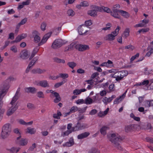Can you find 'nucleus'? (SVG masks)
<instances>
[{
  "mask_svg": "<svg viewBox=\"0 0 153 153\" xmlns=\"http://www.w3.org/2000/svg\"><path fill=\"white\" fill-rule=\"evenodd\" d=\"M107 136L113 146L119 149H121V147L120 146V144L121 141L122 140V139L120 136L117 134H112L108 135Z\"/></svg>",
  "mask_w": 153,
  "mask_h": 153,
  "instance_id": "nucleus-1",
  "label": "nucleus"
},
{
  "mask_svg": "<svg viewBox=\"0 0 153 153\" xmlns=\"http://www.w3.org/2000/svg\"><path fill=\"white\" fill-rule=\"evenodd\" d=\"M11 125L9 123L4 124L2 128L1 136L3 139L7 138L10 135L11 131Z\"/></svg>",
  "mask_w": 153,
  "mask_h": 153,
  "instance_id": "nucleus-2",
  "label": "nucleus"
},
{
  "mask_svg": "<svg viewBox=\"0 0 153 153\" xmlns=\"http://www.w3.org/2000/svg\"><path fill=\"white\" fill-rule=\"evenodd\" d=\"M88 127V124L85 123H81L78 122L76 125L74 127L72 128L73 131H76L82 130Z\"/></svg>",
  "mask_w": 153,
  "mask_h": 153,
  "instance_id": "nucleus-3",
  "label": "nucleus"
},
{
  "mask_svg": "<svg viewBox=\"0 0 153 153\" xmlns=\"http://www.w3.org/2000/svg\"><path fill=\"white\" fill-rule=\"evenodd\" d=\"M62 45V41L61 40L56 39L53 42L51 47L53 49H56L60 47Z\"/></svg>",
  "mask_w": 153,
  "mask_h": 153,
  "instance_id": "nucleus-4",
  "label": "nucleus"
},
{
  "mask_svg": "<svg viewBox=\"0 0 153 153\" xmlns=\"http://www.w3.org/2000/svg\"><path fill=\"white\" fill-rule=\"evenodd\" d=\"M34 83L37 86H40L44 88H49L50 87L48 81L46 80L36 81Z\"/></svg>",
  "mask_w": 153,
  "mask_h": 153,
  "instance_id": "nucleus-5",
  "label": "nucleus"
},
{
  "mask_svg": "<svg viewBox=\"0 0 153 153\" xmlns=\"http://www.w3.org/2000/svg\"><path fill=\"white\" fill-rule=\"evenodd\" d=\"M120 10H103L104 12L110 13L111 15L114 17L119 19L120 16L119 14Z\"/></svg>",
  "mask_w": 153,
  "mask_h": 153,
  "instance_id": "nucleus-6",
  "label": "nucleus"
},
{
  "mask_svg": "<svg viewBox=\"0 0 153 153\" xmlns=\"http://www.w3.org/2000/svg\"><path fill=\"white\" fill-rule=\"evenodd\" d=\"M21 136L20 135L17 138L16 141V143L21 146L26 145L27 143V140L26 139L21 138Z\"/></svg>",
  "mask_w": 153,
  "mask_h": 153,
  "instance_id": "nucleus-7",
  "label": "nucleus"
},
{
  "mask_svg": "<svg viewBox=\"0 0 153 153\" xmlns=\"http://www.w3.org/2000/svg\"><path fill=\"white\" fill-rule=\"evenodd\" d=\"M87 28L88 27L85 25H82L79 26L78 28L79 34L81 35L85 34L88 31Z\"/></svg>",
  "mask_w": 153,
  "mask_h": 153,
  "instance_id": "nucleus-8",
  "label": "nucleus"
},
{
  "mask_svg": "<svg viewBox=\"0 0 153 153\" xmlns=\"http://www.w3.org/2000/svg\"><path fill=\"white\" fill-rule=\"evenodd\" d=\"M51 32L45 34L43 36L41 42L39 43L38 46L43 44L46 42L48 39L51 36Z\"/></svg>",
  "mask_w": 153,
  "mask_h": 153,
  "instance_id": "nucleus-9",
  "label": "nucleus"
},
{
  "mask_svg": "<svg viewBox=\"0 0 153 153\" xmlns=\"http://www.w3.org/2000/svg\"><path fill=\"white\" fill-rule=\"evenodd\" d=\"M75 48L78 49L79 51H83L89 49L88 46L86 45H81L79 44L75 45Z\"/></svg>",
  "mask_w": 153,
  "mask_h": 153,
  "instance_id": "nucleus-10",
  "label": "nucleus"
},
{
  "mask_svg": "<svg viewBox=\"0 0 153 153\" xmlns=\"http://www.w3.org/2000/svg\"><path fill=\"white\" fill-rule=\"evenodd\" d=\"M17 108L18 106L17 105H12L7 111V115L8 116L11 115L13 113Z\"/></svg>",
  "mask_w": 153,
  "mask_h": 153,
  "instance_id": "nucleus-11",
  "label": "nucleus"
},
{
  "mask_svg": "<svg viewBox=\"0 0 153 153\" xmlns=\"http://www.w3.org/2000/svg\"><path fill=\"white\" fill-rule=\"evenodd\" d=\"M33 35L34 36V40L36 43L39 42L40 40V38L39 36V33L37 31L35 30L32 33Z\"/></svg>",
  "mask_w": 153,
  "mask_h": 153,
  "instance_id": "nucleus-12",
  "label": "nucleus"
},
{
  "mask_svg": "<svg viewBox=\"0 0 153 153\" xmlns=\"http://www.w3.org/2000/svg\"><path fill=\"white\" fill-rule=\"evenodd\" d=\"M25 92L33 94L35 93L37 91V89L34 87L26 88H25Z\"/></svg>",
  "mask_w": 153,
  "mask_h": 153,
  "instance_id": "nucleus-13",
  "label": "nucleus"
},
{
  "mask_svg": "<svg viewBox=\"0 0 153 153\" xmlns=\"http://www.w3.org/2000/svg\"><path fill=\"white\" fill-rule=\"evenodd\" d=\"M46 70L45 69H41L40 68L33 69L31 71V72L34 74H42L45 73Z\"/></svg>",
  "mask_w": 153,
  "mask_h": 153,
  "instance_id": "nucleus-14",
  "label": "nucleus"
},
{
  "mask_svg": "<svg viewBox=\"0 0 153 153\" xmlns=\"http://www.w3.org/2000/svg\"><path fill=\"white\" fill-rule=\"evenodd\" d=\"M103 10H88V15L92 16H96L98 12H102Z\"/></svg>",
  "mask_w": 153,
  "mask_h": 153,
  "instance_id": "nucleus-15",
  "label": "nucleus"
},
{
  "mask_svg": "<svg viewBox=\"0 0 153 153\" xmlns=\"http://www.w3.org/2000/svg\"><path fill=\"white\" fill-rule=\"evenodd\" d=\"M137 126L135 124H130L126 126L125 127V131L126 132H128L132 130H134V128Z\"/></svg>",
  "mask_w": 153,
  "mask_h": 153,
  "instance_id": "nucleus-16",
  "label": "nucleus"
},
{
  "mask_svg": "<svg viewBox=\"0 0 153 153\" xmlns=\"http://www.w3.org/2000/svg\"><path fill=\"white\" fill-rule=\"evenodd\" d=\"M20 57L23 59H27L28 57L27 51L24 50L23 51L20 53Z\"/></svg>",
  "mask_w": 153,
  "mask_h": 153,
  "instance_id": "nucleus-17",
  "label": "nucleus"
},
{
  "mask_svg": "<svg viewBox=\"0 0 153 153\" xmlns=\"http://www.w3.org/2000/svg\"><path fill=\"white\" fill-rule=\"evenodd\" d=\"M90 7V8L93 10H110L109 8L103 6L99 7L95 5H92Z\"/></svg>",
  "mask_w": 153,
  "mask_h": 153,
  "instance_id": "nucleus-18",
  "label": "nucleus"
},
{
  "mask_svg": "<svg viewBox=\"0 0 153 153\" xmlns=\"http://www.w3.org/2000/svg\"><path fill=\"white\" fill-rule=\"evenodd\" d=\"M74 144V139L73 138H71L68 142L65 143L63 145V146L70 147L73 146Z\"/></svg>",
  "mask_w": 153,
  "mask_h": 153,
  "instance_id": "nucleus-19",
  "label": "nucleus"
},
{
  "mask_svg": "<svg viewBox=\"0 0 153 153\" xmlns=\"http://www.w3.org/2000/svg\"><path fill=\"white\" fill-rule=\"evenodd\" d=\"M127 91V90H126L122 96H120L119 97L116 98L114 102V104H117L119 103L124 98Z\"/></svg>",
  "mask_w": 153,
  "mask_h": 153,
  "instance_id": "nucleus-20",
  "label": "nucleus"
},
{
  "mask_svg": "<svg viewBox=\"0 0 153 153\" xmlns=\"http://www.w3.org/2000/svg\"><path fill=\"white\" fill-rule=\"evenodd\" d=\"M90 134V133L88 132H85L77 136V138L79 139H81L87 137Z\"/></svg>",
  "mask_w": 153,
  "mask_h": 153,
  "instance_id": "nucleus-21",
  "label": "nucleus"
},
{
  "mask_svg": "<svg viewBox=\"0 0 153 153\" xmlns=\"http://www.w3.org/2000/svg\"><path fill=\"white\" fill-rule=\"evenodd\" d=\"M53 95L56 97L54 100V101L55 103H58L61 101V99L59 93L56 92H54Z\"/></svg>",
  "mask_w": 153,
  "mask_h": 153,
  "instance_id": "nucleus-22",
  "label": "nucleus"
},
{
  "mask_svg": "<svg viewBox=\"0 0 153 153\" xmlns=\"http://www.w3.org/2000/svg\"><path fill=\"white\" fill-rule=\"evenodd\" d=\"M94 102V101L89 97H88L84 100V103L86 105H90Z\"/></svg>",
  "mask_w": 153,
  "mask_h": 153,
  "instance_id": "nucleus-23",
  "label": "nucleus"
},
{
  "mask_svg": "<svg viewBox=\"0 0 153 153\" xmlns=\"http://www.w3.org/2000/svg\"><path fill=\"white\" fill-rule=\"evenodd\" d=\"M109 128V127L107 126H103L100 129V132L102 134L105 135L106 134V131Z\"/></svg>",
  "mask_w": 153,
  "mask_h": 153,
  "instance_id": "nucleus-24",
  "label": "nucleus"
},
{
  "mask_svg": "<svg viewBox=\"0 0 153 153\" xmlns=\"http://www.w3.org/2000/svg\"><path fill=\"white\" fill-rule=\"evenodd\" d=\"M109 110V108H107L104 111H100L98 114V116L100 117H102L104 116L107 114Z\"/></svg>",
  "mask_w": 153,
  "mask_h": 153,
  "instance_id": "nucleus-25",
  "label": "nucleus"
},
{
  "mask_svg": "<svg viewBox=\"0 0 153 153\" xmlns=\"http://www.w3.org/2000/svg\"><path fill=\"white\" fill-rule=\"evenodd\" d=\"M145 105L146 107H149L153 106V100H146L145 101Z\"/></svg>",
  "mask_w": 153,
  "mask_h": 153,
  "instance_id": "nucleus-26",
  "label": "nucleus"
},
{
  "mask_svg": "<svg viewBox=\"0 0 153 153\" xmlns=\"http://www.w3.org/2000/svg\"><path fill=\"white\" fill-rule=\"evenodd\" d=\"M74 42L72 43L70 45H68V47H66L65 49L66 51H69L73 49L74 48H75V45H77Z\"/></svg>",
  "mask_w": 153,
  "mask_h": 153,
  "instance_id": "nucleus-27",
  "label": "nucleus"
},
{
  "mask_svg": "<svg viewBox=\"0 0 153 153\" xmlns=\"http://www.w3.org/2000/svg\"><path fill=\"white\" fill-rule=\"evenodd\" d=\"M62 114L61 112L60 111H57V113L53 114V117L54 118L59 119H60V117L62 116Z\"/></svg>",
  "mask_w": 153,
  "mask_h": 153,
  "instance_id": "nucleus-28",
  "label": "nucleus"
},
{
  "mask_svg": "<svg viewBox=\"0 0 153 153\" xmlns=\"http://www.w3.org/2000/svg\"><path fill=\"white\" fill-rule=\"evenodd\" d=\"M120 13L123 16L126 18H128L129 17V14L126 11H123V10H120Z\"/></svg>",
  "mask_w": 153,
  "mask_h": 153,
  "instance_id": "nucleus-29",
  "label": "nucleus"
},
{
  "mask_svg": "<svg viewBox=\"0 0 153 153\" xmlns=\"http://www.w3.org/2000/svg\"><path fill=\"white\" fill-rule=\"evenodd\" d=\"M36 130L34 128H28L27 129V132L31 134H33L36 132Z\"/></svg>",
  "mask_w": 153,
  "mask_h": 153,
  "instance_id": "nucleus-30",
  "label": "nucleus"
},
{
  "mask_svg": "<svg viewBox=\"0 0 153 153\" xmlns=\"http://www.w3.org/2000/svg\"><path fill=\"white\" fill-rule=\"evenodd\" d=\"M61 30V27H56L53 31V33L56 35H57L60 32Z\"/></svg>",
  "mask_w": 153,
  "mask_h": 153,
  "instance_id": "nucleus-31",
  "label": "nucleus"
},
{
  "mask_svg": "<svg viewBox=\"0 0 153 153\" xmlns=\"http://www.w3.org/2000/svg\"><path fill=\"white\" fill-rule=\"evenodd\" d=\"M54 61L58 63H65V61L64 59H61L57 57H55L53 59Z\"/></svg>",
  "mask_w": 153,
  "mask_h": 153,
  "instance_id": "nucleus-32",
  "label": "nucleus"
},
{
  "mask_svg": "<svg viewBox=\"0 0 153 153\" xmlns=\"http://www.w3.org/2000/svg\"><path fill=\"white\" fill-rule=\"evenodd\" d=\"M102 101L106 105L108 103L110 102L111 101V99L110 97L108 98L105 97L103 99Z\"/></svg>",
  "mask_w": 153,
  "mask_h": 153,
  "instance_id": "nucleus-33",
  "label": "nucleus"
},
{
  "mask_svg": "<svg viewBox=\"0 0 153 153\" xmlns=\"http://www.w3.org/2000/svg\"><path fill=\"white\" fill-rule=\"evenodd\" d=\"M67 65L72 69H73L76 65V63L73 62H68V63Z\"/></svg>",
  "mask_w": 153,
  "mask_h": 153,
  "instance_id": "nucleus-34",
  "label": "nucleus"
},
{
  "mask_svg": "<svg viewBox=\"0 0 153 153\" xmlns=\"http://www.w3.org/2000/svg\"><path fill=\"white\" fill-rule=\"evenodd\" d=\"M120 29V28L119 26H117V28L115 30L112 32L111 33H112L114 36H115L118 34L119 31Z\"/></svg>",
  "mask_w": 153,
  "mask_h": 153,
  "instance_id": "nucleus-35",
  "label": "nucleus"
},
{
  "mask_svg": "<svg viewBox=\"0 0 153 153\" xmlns=\"http://www.w3.org/2000/svg\"><path fill=\"white\" fill-rule=\"evenodd\" d=\"M38 57H34L29 63V64L32 66L34 65L36 62L37 61Z\"/></svg>",
  "mask_w": 153,
  "mask_h": 153,
  "instance_id": "nucleus-36",
  "label": "nucleus"
},
{
  "mask_svg": "<svg viewBox=\"0 0 153 153\" xmlns=\"http://www.w3.org/2000/svg\"><path fill=\"white\" fill-rule=\"evenodd\" d=\"M129 32L130 30L129 28H127L125 30L123 35L126 38L129 36Z\"/></svg>",
  "mask_w": 153,
  "mask_h": 153,
  "instance_id": "nucleus-37",
  "label": "nucleus"
},
{
  "mask_svg": "<svg viewBox=\"0 0 153 153\" xmlns=\"http://www.w3.org/2000/svg\"><path fill=\"white\" fill-rule=\"evenodd\" d=\"M88 153H100V152L96 148H93L89 150Z\"/></svg>",
  "mask_w": 153,
  "mask_h": 153,
  "instance_id": "nucleus-38",
  "label": "nucleus"
},
{
  "mask_svg": "<svg viewBox=\"0 0 153 153\" xmlns=\"http://www.w3.org/2000/svg\"><path fill=\"white\" fill-rule=\"evenodd\" d=\"M106 62V66L107 67H111L113 66V62L110 60H108Z\"/></svg>",
  "mask_w": 153,
  "mask_h": 153,
  "instance_id": "nucleus-39",
  "label": "nucleus"
},
{
  "mask_svg": "<svg viewBox=\"0 0 153 153\" xmlns=\"http://www.w3.org/2000/svg\"><path fill=\"white\" fill-rule=\"evenodd\" d=\"M18 98H19L16 97H13L10 103V104L11 105H17V104H16L15 103Z\"/></svg>",
  "mask_w": 153,
  "mask_h": 153,
  "instance_id": "nucleus-40",
  "label": "nucleus"
},
{
  "mask_svg": "<svg viewBox=\"0 0 153 153\" xmlns=\"http://www.w3.org/2000/svg\"><path fill=\"white\" fill-rule=\"evenodd\" d=\"M37 96L39 98H44V95L42 92L41 91H39L37 93Z\"/></svg>",
  "mask_w": 153,
  "mask_h": 153,
  "instance_id": "nucleus-41",
  "label": "nucleus"
},
{
  "mask_svg": "<svg viewBox=\"0 0 153 153\" xmlns=\"http://www.w3.org/2000/svg\"><path fill=\"white\" fill-rule=\"evenodd\" d=\"M67 14L69 16H73L75 14V12L73 10H68Z\"/></svg>",
  "mask_w": 153,
  "mask_h": 153,
  "instance_id": "nucleus-42",
  "label": "nucleus"
},
{
  "mask_svg": "<svg viewBox=\"0 0 153 153\" xmlns=\"http://www.w3.org/2000/svg\"><path fill=\"white\" fill-rule=\"evenodd\" d=\"M80 3L81 5H82V7H87L89 5L88 2L86 1H82Z\"/></svg>",
  "mask_w": 153,
  "mask_h": 153,
  "instance_id": "nucleus-43",
  "label": "nucleus"
},
{
  "mask_svg": "<svg viewBox=\"0 0 153 153\" xmlns=\"http://www.w3.org/2000/svg\"><path fill=\"white\" fill-rule=\"evenodd\" d=\"M72 131H72V128H71V130H68L67 131L63 133V135H62L63 137H65L66 136L68 135L70 133H71Z\"/></svg>",
  "mask_w": 153,
  "mask_h": 153,
  "instance_id": "nucleus-44",
  "label": "nucleus"
},
{
  "mask_svg": "<svg viewBox=\"0 0 153 153\" xmlns=\"http://www.w3.org/2000/svg\"><path fill=\"white\" fill-rule=\"evenodd\" d=\"M10 50L14 53H16L17 52V49L16 46L13 45L10 48Z\"/></svg>",
  "mask_w": 153,
  "mask_h": 153,
  "instance_id": "nucleus-45",
  "label": "nucleus"
},
{
  "mask_svg": "<svg viewBox=\"0 0 153 153\" xmlns=\"http://www.w3.org/2000/svg\"><path fill=\"white\" fill-rule=\"evenodd\" d=\"M65 82L64 80H63L61 82L57 83H56L54 85V87L55 88H58L60 86L62 85Z\"/></svg>",
  "mask_w": 153,
  "mask_h": 153,
  "instance_id": "nucleus-46",
  "label": "nucleus"
},
{
  "mask_svg": "<svg viewBox=\"0 0 153 153\" xmlns=\"http://www.w3.org/2000/svg\"><path fill=\"white\" fill-rule=\"evenodd\" d=\"M27 106L28 108L31 109H33L35 108L34 105L31 103H27Z\"/></svg>",
  "mask_w": 153,
  "mask_h": 153,
  "instance_id": "nucleus-47",
  "label": "nucleus"
},
{
  "mask_svg": "<svg viewBox=\"0 0 153 153\" xmlns=\"http://www.w3.org/2000/svg\"><path fill=\"white\" fill-rule=\"evenodd\" d=\"M78 110V108L77 107L74 106L71 107L70 111L71 113H74Z\"/></svg>",
  "mask_w": 153,
  "mask_h": 153,
  "instance_id": "nucleus-48",
  "label": "nucleus"
},
{
  "mask_svg": "<svg viewBox=\"0 0 153 153\" xmlns=\"http://www.w3.org/2000/svg\"><path fill=\"white\" fill-rule=\"evenodd\" d=\"M108 39L110 40H113L114 39L115 36L112 33L109 34L108 35Z\"/></svg>",
  "mask_w": 153,
  "mask_h": 153,
  "instance_id": "nucleus-49",
  "label": "nucleus"
},
{
  "mask_svg": "<svg viewBox=\"0 0 153 153\" xmlns=\"http://www.w3.org/2000/svg\"><path fill=\"white\" fill-rule=\"evenodd\" d=\"M122 73L121 76H123V78L124 76H126L128 74V72L126 70H123L121 71L120 72Z\"/></svg>",
  "mask_w": 153,
  "mask_h": 153,
  "instance_id": "nucleus-50",
  "label": "nucleus"
},
{
  "mask_svg": "<svg viewBox=\"0 0 153 153\" xmlns=\"http://www.w3.org/2000/svg\"><path fill=\"white\" fill-rule=\"evenodd\" d=\"M59 75L60 77L63 79L68 77V75L67 74H60Z\"/></svg>",
  "mask_w": 153,
  "mask_h": 153,
  "instance_id": "nucleus-51",
  "label": "nucleus"
},
{
  "mask_svg": "<svg viewBox=\"0 0 153 153\" xmlns=\"http://www.w3.org/2000/svg\"><path fill=\"white\" fill-rule=\"evenodd\" d=\"M87 107V106H86L82 108H79L78 111L80 113H84Z\"/></svg>",
  "mask_w": 153,
  "mask_h": 153,
  "instance_id": "nucleus-52",
  "label": "nucleus"
},
{
  "mask_svg": "<svg viewBox=\"0 0 153 153\" xmlns=\"http://www.w3.org/2000/svg\"><path fill=\"white\" fill-rule=\"evenodd\" d=\"M46 26V24L45 23L43 22L42 23L41 26V30L44 31L45 30V27Z\"/></svg>",
  "mask_w": 153,
  "mask_h": 153,
  "instance_id": "nucleus-53",
  "label": "nucleus"
},
{
  "mask_svg": "<svg viewBox=\"0 0 153 153\" xmlns=\"http://www.w3.org/2000/svg\"><path fill=\"white\" fill-rule=\"evenodd\" d=\"M149 29L148 28H143L141 29H140L138 31L139 33H140L141 32H146L149 31Z\"/></svg>",
  "mask_w": 153,
  "mask_h": 153,
  "instance_id": "nucleus-54",
  "label": "nucleus"
},
{
  "mask_svg": "<svg viewBox=\"0 0 153 153\" xmlns=\"http://www.w3.org/2000/svg\"><path fill=\"white\" fill-rule=\"evenodd\" d=\"M39 49L37 47L35 48L33 50L31 54L34 56L38 51Z\"/></svg>",
  "mask_w": 153,
  "mask_h": 153,
  "instance_id": "nucleus-55",
  "label": "nucleus"
},
{
  "mask_svg": "<svg viewBox=\"0 0 153 153\" xmlns=\"http://www.w3.org/2000/svg\"><path fill=\"white\" fill-rule=\"evenodd\" d=\"M97 111L95 109L92 110L89 112V114L91 115H93L97 113Z\"/></svg>",
  "mask_w": 153,
  "mask_h": 153,
  "instance_id": "nucleus-56",
  "label": "nucleus"
},
{
  "mask_svg": "<svg viewBox=\"0 0 153 153\" xmlns=\"http://www.w3.org/2000/svg\"><path fill=\"white\" fill-rule=\"evenodd\" d=\"M85 25L86 26L91 25L92 24V21L91 20L86 21L85 22Z\"/></svg>",
  "mask_w": 153,
  "mask_h": 153,
  "instance_id": "nucleus-57",
  "label": "nucleus"
},
{
  "mask_svg": "<svg viewBox=\"0 0 153 153\" xmlns=\"http://www.w3.org/2000/svg\"><path fill=\"white\" fill-rule=\"evenodd\" d=\"M76 103L78 104L84 103V100L83 99H79L76 101Z\"/></svg>",
  "mask_w": 153,
  "mask_h": 153,
  "instance_id": "nucleus-58",
  "label": "nucleus"
},
{
  "mask_svg": "<svg viewBox=\"0 0 153 153\" xmlns=\"http://www.w3.org/2000/svg\"><path fill=\"white\" fill-rule=\"evenodd\" d=\"M125 48L132 50L134 49V47L131 45H129L125 46Z\"/></svg>",
  "mask_w": 153,
  "mask_h": 153,
  "instance_id": "nucleus-59",
  "label": "nucleus"
},
{
  "mask_svg": "<svg viewBox=\"0 0 153 153\" xmlns=\"http://www.w3.org/2000/svg\"><path fill=\"white\" fill-rule=\"evenodd\" d=\"M27 21V19L26 18L22 19L21 21L19 23L21 25L25 24Z\"/></svg>",
  "mask_w": 153,
  "mask_h": 153,
  "instance_id": "nucleus-60",
  "label": "nucleus"
},
{
  "mask_svg": "<svg viewBox=\"0 0 153 153\" xmlns=\"http://www.w3.org/2000/svg\"><path fill=\"white\" fill-rule=\"evenodd\" d=\"M73 94L74 95H78L81 94L80 90L76 89L73 91Z\"/></svg>",
  "mask_w": 153,
  "mask_h": 153,
  "instance_id": "nucleus-61",
  "label": "nucleus"
},
{
  "mask_svg": "<svg viewBox=\"0 0 153 153\" xmlns=\"http://www.w3.org/2000/svg\"><path fill=\"white\" fill-rule=\"evenodd\" d=\"M116 80L117 81H119L120 80L122 79L123 78V76H121V74H120V76H117V77H116Z\"/></svg>",
  "mask_w": 153,
  "mask_h": 153,
  "instance_id": "nucleus-62",
  "label": "nucleus"
},
{
  "mask_svg": "<svg viewBox=\"0 0 153 153\" xmlns=\"http://www.w3.org/2000/svg\"><path fill=\"white\" fill-rule=\"evenodd\" d=\"M36 144L35 143H34L32 144V146H30L28 150L30 151H32L33 150V149L36 148Z\"/></svg>",
  "mask_w": 153,
  "mask_h": 153,
  "instance_id": "nucleus-63",
  "label": "nucleus"
},
{
  "mask_svg": "<svg viewBox=\"0 0 153 153\" xmlns=\"http://www.w3.org/2000/svg\"><path fill=\"white\" fill-rule=\"evenodd\" d=\"M99 73L98 72H95L94 73H93L91 76V78L92 79H93L94 78H95L97 76L99 75Z\"/></svg>",
  "mask_w": 153,
  "mask_h": 153,
  "instance_id": "nucleus-64",
  "label": "nucleus"
}]
</instances>
